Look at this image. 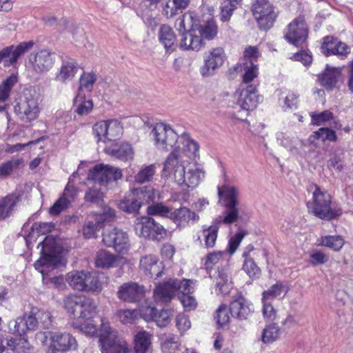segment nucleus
I'll return each instance as SVG.
<instances>
[{"label":"nucleus","instance_id":"57","mask_svg":"<svg viewBox=\"0 0 353 353\" xmlns=\"http://www.w3.org/2000/svg\"><path fill=\"white\" fill-rule=\"evenodd\" d=\"M137 310H119L117 312V316L123 324H132L137 319Z\"/></svg>","mask_w":353,"mask_h":353},{"label":"nucleus","instance_id":"3","mask_svg":"<svg viewBox=\"0 0 353 353\" xmlns=\"http://www.w3.org/2000/svg\"><path fill=\"white\" fill-rule=\"evenodd\" d=\"M179 156H168L164 163L163 170L172 173L174 170L175 181L179 185H185L189 188H195L205 177L202 165L191 157L185 165H179Z\"/></svg>","mask_w":353,"mask_h":353},{"label":"nucleus","instance_id":"35","mask_svg":"<svg viewBox=\"0 0 353 353\" xmlns=\"http://www.w3.org/2000/svg\"><path fill=\"white\" fill-rule=\"evenodd\" d=\"M344 244L345 240L340 235L321 236L318 239V245L328 248L334 252H339Z\"/></svg>","mask_w":353,"mask_h":353},{"label":"nucleus","instance_id":"8","mask_svg":"<svg viewBox=\"0 0 353 353\" xmlns=\"http://www.w3.org/2000/svg\"><path fill=\"white\" fill-rule=\"evenodd\" d=\"M251 10L260 29L268 30L273 26L276 14L268 0H256Z\"/></svg>","mask_w":353,"mask_h":353},{"label":"nucleus","instance_id":"22","mask_svg":"<svg viewBox=\"0 0 353 353\" xmlns=\"http://www.w3.org/2000/svg\"><path fill=\"white\" fill-rule=\"evenodd\" d=\"M321 49L326 56L337 54L346 57L350 52V48L346 43L330 36L325 37L323 39Z\"/></svg>","mask_w":353,"mask_h":353},{"label":"nucleus","instance_id":"55","mask_svg":"<svg viewBox=\"0 0 353 353\" xmlns=\"http://www.w3.org/2000/svg\"><path fill=\"white\" fill-rule=\"evenodd\" d=\"M155 173L154 165H148L141 169L135 176V181L138 183H143L150 181Z\"/></svg>","mask_w":353,"mask_h":353},{"label":"nucleus","instance_id":"32","mask_svg":"<svg viewBox=\"0 0 353 353\" xmlns=\"http://www.w3.org/2000/svg\"><path fill=\"white\" fill-rule=\"evenodd\" d=\"M159 37L166 50L174 51L177 46L176 36L172 28L168 25L161 26Z\"/></svg>","mask_w":353,"mask_h":353},{"label":"nucleus","instance_id":"64","mask_svg":"<svg viewBox=\"0 0 353 353\" xmlns=\"http://www.w3.org/2000/svg\"><path fill=\"white\" fill-rule=\"evenodd\" d=\"M39 319V326L44 330H48L52 325L53 316L48 310H43L39 308V312L37 314Z\"/></svg>","mask_w":353,"mask_h":353},{"label":"nucleus","instance_id":"36","mask_svg":"<svg viewBox=\"0 0 353 353\" xmlns=\"http://www.w3.org/2000/svg\"><path fill=\"white\" fill-rule=\"evenodd\" d=\"M103 151L107 154H133L134 152L132 144L128 141L110 143L105 146Z\"/></svg>","mask_w":353,"mask_h":353},{"label":"nucleus","instance_id":"26","mask_svg":"<svg viewBox=\"0 0 353 353\" xmlns=\"http://www.w3.org/2000/svg\"><path fill=\"white\" fill-rule=\"evenodd\" d=\"M341 79V68L330 67L328 65H327L324 72L319 76V81L321 84L329 90L335 88Z\"/></svg>","mask_w":353,"mask_h":353},{"label":"nucleus","instance_id":"4","mask_svg":"<svg viewBox=\"0 0 353 353\" xmlns=\"http://www.w3.org/2000/svg\"><path fill=\"white\" fill-rule=\"evenodd\" d=\"M310 190H313L311 200L306 203L310 214L324 221H332L341 216V210L333 207L332 196L327 190L315 183L310 185Z\"/></svg>","mask_w":353,"mask_h":353},{"label":"nucleus","instance_id":"39","mask_svg":"<svg viewBox=\"0 0 353 353\" xmlns=\"http://www.w3.org/2000/svg\"><path fill=\"white\" fill-rule=\"evenodd\" d=\"M73 104L76 106L75 112L79 115H86L93 108L92 101L85 100V95L81 92H77L73 100Z\"/></svg>","mask_w":353,"mask_h":353},{"label":"nucleus","instance_id":"29","mask_svg":"<svg viewBox=\"0 0 353 353\" xmlns=\"http://www.w3.org/2000/svg\"><path fill=\"white\" fill-rule=\"evenodd\" d=\"M103 275L97 272H88L86 279L84 281V285L82 287V292L99 294L103 288V282L101 280Z\"/></svg>","mask_w":353,"mask_h":353},{"label":"nucleus","instance_id":"34","mask_svg":"<svg viewBox=\"0 0 353 353\" xmlns=\"http://www.w3.org/2000/svg\"><path fill=\"white\" fill-rule=\"evenodd\" d=\"M88 271L73 270L67 273L65 281L69 286L74 290L82 292V287L84 285L85 279L88 274Z\"/></svg>","mask_w":353,"mask_h":353},{"label":"nucleus","instance_id":"61","mask_svg":"<svg viewBox=\"0 0 353 353\" xmlns=\"http://www.w3.org/2000/svg\"><path fill=\"white\" fill-rule=\"evenodd\" d=\"M171 209L161 203L149 205L147 212L150 215H159L164 217H169Z\"/></svg>","mask_w":353,"mask_h":353},{"label":"nucleus","instance_id":"24","mask_svg":"<svg viewBox=\"0 0 353 353\" xmlns=\"http://www.w3.org/2000/svg\"><path fill=\"white\" fill-rule=\"evenodd\" d=\"M178 227H185L190 221L198 219L199 216L189 208L181 207L170 211L169 217Z\"/></svg>","mask_w":353,"mask_h":353},{"label":"nucleus","instance_id":"38","mask_svg":"<svg viewBox=\"0 0 353 353\" xmlns=\"http://www.w3.org/2000/svg\"><path fill=\"white\" fill-rule=\"evenodd\" d=\"M219 227L217 225H212L207 228H203L201 232L204 241L205 248L209 250L213 248L218 238Z\"/></svg>","mask_w":353,"mask_h":353},{"label":"nucleus","instance_id":"44","mask_svg":"<svg viewBox=\"0 0 353 353\" xmlns=\"http://www.w3.org/2000/svg\"><path fill=\"white\" fill-rule=\"evenodd\" d=\"M116 261L115 256L105 250H99L96 256L95 265L97 268H109Z\"/></svg>","mask_w":353,"mask_h":353},{"label":"nucleus","instance_id":"54","mask_svg":"<svg viewBox=\"0 0 353 353\" xmlns=\"http://www.w3.org/2000/svg\"><path fill=\"white\" fill-rule=\"evenodd\" d=\"M96 80L97 78L94 74L84 72L79 79V88L78 89V92L82 93L83 89L91 92Z\"/></svg>","mask_w":353,"mask_h":353},{"label":"nucleus","instance_id":"11","mask_svg":"<svg viewBox=\"0 0 353 353\" xmlns=\"http://www.w3.org/2000/svg\"><path fill=\"white\" fill-rule=\"evenodd\" d=\"M57 55L47 50H42L35 54H30L29 62L33 70L37 74L46 73L50 71L57 60Z\"/></svg>","mask_w":353,"mask_h":353},{"label":"nucleus","instance_id":"27","mask_svg":"<svg viewBox=\"0 0 353 353\" xmlns=\"http://www.w3.org/2000/svg\"><path fill=\"white\" fill-rule=\"evenodd\" d=\"M231 316L239 319H245L250 309L245 304V299L241 294H236L229 305Z\"/></svg>","mask_w":353,"mask_h":353},{"label":"nucleus","instance_id":"47","mask_svg":"<svg viewBox=\"0 0 353 353\" xmlns=\"http://www.w3.org/2000/svg\"><path fill=\"white\" fill-rule=\"evenodd\" d=\"M281 329L276 323H272L266 326L262 333V341L265 343H271L279 339Z\"/></svg>","mask_w":353,"mask_h":353},{"label":"nucleus","instance_id":"16","mask_svg":"<svg viewBox=\"0 0 353 353\" xmlns=\"http://www.w3.org/2000/svg\"><path fill=\"white\" fill-rule=\"evenodd\" d=\"M139 268L145 275L155 279L164 274V265L157 256L150 254L142 256L139 261Z\"/></svg>","mask_w":353,"mask_h":353},{"label":"nucleus","instance_id":"43","mask_svg":"<svg viewBox=\"0 0 353 353\" xmlns=\"http://www.w3.org/2000/svg\"><path fill=\"white\" fill-rule=\"evenodd\" d=\"M161 340L162 342L161 346L163 352H174L181 345L179 338L173 334L163 335Z\"/></svg>","mask_w":353,"mask_h":353},{"label":"nucleus","instance_id":"25","mask_svg":"<svg viewBox=\"0 0 353 353\" xmlns=\"http://www.w3.org/2000/svg\"><path fill=\"white\" fill-rule=\"evenodd\" d=\"M60 252L41 253V256L34 263V268L44 274V268H57L61 263Z\"/></svg>","mask_w":353,"mask_h":353},{"label":"nucleus","instance_id":"5","mask_svg":"<svg viewBox=\"0 0 353 353\" xmlns=\"http://www.w3.org/2000/svg\"><path fill=\"white\" fill-rule=\"evenodd\" d=\"M217 34L215 21L208 15L205 19L200 21L198 24L192 26L190 30L185 34L179 46L183 50H199L204 46L203 40L212 39Z\"/></svg>","mask_w":353,"mask_h":353},{"label":"nucleus","instance_id":"58","mask_svg":"<svg viewBox=\"0 0 353 353\" xmlns=\"http://www.w3.org/2000/svg\"><path fill=\"white\" fill-rule=\"evenodd\" d=\"M244 74L243 75V83H248L255 79L258 75V66L254 63H244Z\"/></svg>","mask_w":353,"mask_h":353},{"label":"nucleus","instance_id":"6","mask_svg":"<svg viewBox=\"0 0 353 353\" xmlns=\"http://www.w3.org/2000/svg\"><path fill=\"white\" fill-rule=\"evenodd\" d=\"M218 195L222 199L223 205L227 211L225 215L219 217V223L225 225H230L235 223L239 218L238 191L233 186L223 185L218 187Z\"/></svg>","mask_w":353,"mask_h":353},{"label":"nucleus","instance_id":"33","mask_svg":"<svg viewBox=\"0 0 353 353\" xmlns=\"http://www.w3.org/2000/svg\"><path fill=\"white\" fill-rule=\"evenodd\" d=\"M77 63L74 61H63L56 79L61 83L71 80L77 72Z\"/></svg>","mask_w":353,"mask_h":353},{"label":"nucleus","instance_id":"51","mask_svg":"<svg viewBox=\"0 0 353 353\" xmlns=\"http://www.w3.org/2000/svg\"><path fill=\"white\" fill-rule=\"evenodd\" d=\"M229 312L227 305L224 303L220 305L216 310L214 319L219 328H223L229 325L230 320Z\"/></svg>","mask_w":353,"mask_h":353},{"label":"nucleus","instance_id":"13","mask_svg":"<svg viewBox=\"0 0 353 353\" xmlns=\"http://www.w3.org/2000/svg\"><path fill=\"white\" fill-rule=\"evenodd\" d=\"M145 289L142 285L136 282L123 283L117 291V297L125 303H138L145 296Z\"/></svg>","mask_w":353,"mask_h":353},{"label":"nucleus","instance_id":"63","mask_svg":"<svg viewBox=\"0 0 353 353\" xmlns=\"http://www.w3.org/2000/svg\"><path fill=\"white\" fill-rule=\"evenodd\" d=\"M172 312L170 310H161L157 311L155 321L159 327L167 326L171 321Z\"/></svg>","mask_w":353,"mask_h":353},{"label":"nucleus","instance_id":"42","mask_svg":"<svg viewBox=\"0 0 353 353\" xmlns=\"http://www.w3.org/2000/svg\"><path fill=\"white\" fill-rule=\"evenodd\" d=\"M227 252L225 251H213L209 252L204 259L205 269L210 273L214 267L224 259Z\"/></svg>","mask_w":353,"mask_h":353},{"label":"nucleus","instance_id":"60","mask_svg":"<svg viewBox=\"0 0 353 353\" xmlns=\"http://www.w3.org/2000/svg\"><path fill=\"white\" fill-rule=\"evenodd\" d=\"M328 256L323 252L318 250H314L310 254L308 263L312 266L315 267L319 265L325 264L328 261Z\"/></svg>","mask_w":353,"mask_h":353},{"label":"nucleus","instance_id":"15","mask_svg":"<svg viewBox=\"0 0 353 353\" xmlns=\"http://www.w3.org/2000/svg\"><path fill=\"white\" fill-rule=\"evenodd\" d=\"M93 176L100 185L108 186L110 183L121 179L123 174L119 168L98 164L93 168Z\"/></svg>","mask_w":353,"mask_h":353},{"label":"nucleus","instance_id":"14","mask_svg":"<svg viewBox=\"0 0 353 353\" xmlns=\"http://www.w3.org/2000/svg\"><path fill=\"white\" fill-rule=\"evenodd\" d=\"M34 43L32 41L21 42L18 46H10L3 48L0 51L1 61L5 62V65H13L17 63L18 59L29 51Z\"/></svg>","mask_w":353,"mask_h":353},{"label":"nucleus","instance_id":"17","mask_svg":"<svg viewBox=\"0 0 353 353\" xmlns=\"http://www.w3.org/2000/svg\"><path fill=\"white\" fill-rule=\"evenodd\" d=\"M224 61V51L221 48L212 49L205 57L204 65L201 67L200 72L203 77H209L214 74Z\"/></svg>","mask_w":353,"mask_h":353},{"label":"nucleus","instance_id":"23","mask_svg":"<svg viewBox=\"0 0 353 353\" xmlns=\"http://www.w3.org/2000/svg\"><path fill=\"white\" fill-rule=\"evenodd\" d=\"M255 248L253 245H248L243 250L242 256L244 259L243 264V270L252 279H257L260 277L261 271L253 259L252 253Z\"/></svg>","mask_w":353,"mask_h":353},{"label":"nucleus","instance_id":"2","mask_svg":"<svg viewBox=\"0 0 353 353\" xmlns=\"http://www.w3.org/2000/svg\"><path fill=\"white\" fill-rule=\"evenodd\" d=\"M155 146L162 152L170 154H196L200 145L189 133L179 135L170 125L160 123L151 131Z\"/></svg>","mask_w":353,"mask_h":353},{"label":"nucleus","instance_id":"12","mask_svg":"<svg viewBox=\"0 0 353 353\" xmlns=\"http://www.w3.org/2000/svg\"><path fill=\"white\" fill-rule=\"evenodd\" d=\"M307 37V28L303 18L298 17L288 25L285 38L289 43L299 46L306 41Z\"/></svg>","mask_w":353,"mask_h":353},{"label":"nucleus","instance_id":"45","mask_svg":"<svg viewBox=\"0 0 353 353\" xmlns=\"http://www.w3.org/2000/svg\"><path fill=\"white\" fill-rule=\"evenodd\" d=\"M106 141H111L119 137L123 133V126L117 119H108Z\"/></svg>","mask_w":353,"mask_h":353},{"label":"nucleus","instance_id":"30","mask_svg":"<svg viewBox=\"0 0 353 353\" xmlns=\"http://www.w3.org/2000/svg\"><path fill=\"white\" fill-rule=\"evenodd\" d=\"M39 308L36 306L30 305V311L26 312L23 319H18L17 322L21 323V328L24 327L25 334L28 330H35L39 326V319L37 314Z\"/></svg>","mask_w":353,"mask_h":353},{"label":"nucleus","instance_id":"46","mask_svg":"<svg viewBox=\"0 0 353 353\" xmlns=\"http://www.w3.org/2000/svg\"><path fill=\"white\" fill-rule=\"evenodd\" d=\"M192 25V17L188 14H184L176 20L175 27L181 34V40L190 30Z\"/></svg>","mask_w":353,"mask_h":353},{"label":"nucleus","instance_id":"49","mask_svg":"<svg viewBox=\"0 0 353 353\" xmlns=\"http://www.w3.org/2000/svg\"><path fill=\"white\" fill-rule=\"evenodd\" d=\"M107 120H101L95 123L92 126V134L97 138L98 143H106V135H107Z\"/></svg>","mask_w":353,"mask_h":353},{"label":"nucleus","instance_id":"41","mask_svg":"<svg viewBox=\"0 0 353 353\" xmlns=\"http://www.w3.org/2000/svg\"><path fill=\"white\" fill-rule=\"evenodd\" d=\"M18 82V77L12 74L0 84V101L4 102L8 99L12 88Z\"/></svg>","mask_w":353,"mask_h":353},{"label":"nucleus","instance_id":"37","mask_svg":"<svg viewBox=\"0 0 353 353\" xmlns=\"http://www.w3.org/2000/svg\"><path fill=\"white\" fill-rule=\"evenodd\" d=\"M214 282L216 285V292L217 294H227L231 288V282L229 281L227 272L221 269L218 270L217 274L214 276Z\"/></svg>","mask_w":353,"mask_h":353},{"label":"nucleus","instance_id":"28","mask_svg":"<svg viewBox=\"0 0 353 353\" xmlns=\"http://www.w3.org/2000/svg\"><path fill=\"white\" fill-rule=\"evenodd\" d=\"M19 201V195L12 192L0 199V221L12 215L14 208Z\"/></svg>","mask_w":353,"mask_h":353},{"label":"nucleus","instance_id":"18","mask_svg":"<svg viewBox=\"0 0 353 353\" xmlns=\"http://www.w3.org/2000/svg\"><path fill=\"white\" fill-rule=\"evenodd\" d=\"M21 323L17 322L14 325V332L18 337L8 339L7 345L14 353H30L32 346L25 334L24 327L21 328Z\"/></svg>","mask_w":353,"mask_h":353},{"label":"nucleus","instance_id":"7","mask_svg":"<svg viewBox=\"0 0 353 353\" xmlns=\"http://www.w3.org/2000/svg\"><path fill=\"white\" fill-rule=\"evenodd\" d=\"M136 233L145 239L156 241H162L171 237V232L154 219L148 216H143L135 224Z\"/></svg>","mask_w":353,"mask_h":353},{"label":"nucleus","instance_id":"40","mask_svg":"<svg viewBox=\"0 0 353 353\" xmlns=\"http://www.w3.org/2000/svg\"><path fill=\"white\" fill-rule=\"evenodd\" d=\"M135 192L142 205L154 203L158 196V191L152 186H143L136 189Z\"/></svg>","mask_w":353,"mask_h":353},{"label":"nucleus","instance_id":"9","mask_svg":"<svg viewBox=\"0 0 353 353\" xmlns=\"http://www.w3.org/2000/svg\"><path fill=\"white\" fill-rule=\"evenodd\" d=\"M15 114L26 123H30L39 117L40 108L37 97L30 93L25 94L14 107Z\"/></svg>","mask_w":353,"mask_h":353},{"label":"nucleus","instance_id":"21","mask_svg":"<svg viewBox=\"0 0 353 353\" xmlns=\"http://www.w3.org/2000/svg\"><path fill=\"white\" fill-rule=\"evenodd\" d=\"M77 341L69 333H59L54 334L51 338L50 345V352L54 351L59 353L70 351L75 349Z\"/></svg>","mask_w":353,"mask_h":353},{"label":"nucleus","instance_id":"56","mask_svg":"<svg viewBox=\"0 0 353 353\" xmlns=\"http://www.w3.org/2000/svg\"><path fill=\"white\" fill-rule=\"evenodd\" d=\"M55 225L52 222H37L32 224L31 230L37 236L46 235L54 229Z\"/></svg>","mask_w":353,"mask_h":353},{"label":"nucleus","instance_id":"59","mask_svg":"<svg viewBox=\"0 0 353 353\" xmlns=\"http://www.w3.org/2000/svg\"><path fill=\"white\" fill-rule=\"evenodd\" d=\"M284 286L281 282H276L268 290H265L262 294V301L271 300L280 296L283 290Z\"/></svg>","mask_w":353,"mask_h":353},{"label":"nucleus","instance_id":"19","mask_svg":"<svg viewBox=\"0 0 353 353\" xmlns=\"http://www.w3.org/2000/svg\"><path fill=\"white\" fill-rule=\"evenodd\" d=\"M260 98L257 94L256 86L252 84L248 85L241 90L238 104L242 110L251 111L256 108Z\"/></svg>","mask_w":353,"mask_h":353},{"label":"nucleus","instance_id":"10","mask_svg":"<svg viewBox=\"0 0 353 353\" xmlns=\"http://www.w3.org/2000/svg\"><path fill=\"white\" fill-rule=\"evenodd\" d=\"M102 241L105 245L113 248L119 253H125L130 248L127 233L118 228L105 231Z\"/></svg>","mask_w":353,"mask_h":353},{"label":"nucleus","instance_id":"53","mask_svg":"<svg viewBox=\"0 0 353 353\" xmlns=\"http://www.w3.org/2000/svg\"><path fill=\"white\" fill-rule=\"evenodd\" d=\"M105 194L101 190L96 188H90L86 191L84 199L86 202L101 205L103 202Z\"/></svg>","mask_w":353,"mask_h":353},{"label":"nucleus","instance_id":"31","mask_svg":"<svg viewBox=\"0 0 353 353\" xmlns=\"http://www.w3.org/2000/svg\"><path fill=\"white\" fill-rule=\"evenodd\" d=\"M152 335L145 330L138 332L134 337L135 353H146L152 344Z\"/></svg>","mask_w":353,"mask_h":353},{"label":"nucleus","instance_id":"52","mask_svg":"<svg viewBox=\"0 0 353 353\" xmlns=\"http://www.w3.org/2000/svg\"><path fill=\"white\" fill-rule=\"evenodd\" d=\"M41 245V253L59 252L57 238L52 235H47L43 241L38 244Z\"/></svg>","mask_w":353,"mask_h":353},{"label":"nucleus","instance_id":"50","mask_svg":"<svg viewBox=\"0 0 353 353\" xmlns=\"http://www.w3.org/2000/svg\"><path fill=\"white\" fill-rule=\"evenodd\" d=\"M173 283H174V292L177 293V296H185L190 294H192L191 284L192 283V280L183 279L179 280L177 279H172Z\"/></svg>","mask_w":353,"mask_h":353},{"label":"nucleus","instance_id":"20","mask_svg":"<svg viewBox=\"0 0 353 353\" xmlns=\"http://www.w3.org/2000/svg\"><path fill=\"white\" fill-rule=\"evenodd\" d=\"M174 283L172 278L159 283L153 292V298L157 303L168 304L171 302L175 295Z\"/></svg>","mask_w":353,"mask_h":353},{"label":"nucleus","instance_id":"48","mask_svg":"<svg viewBox=\"0 0 353 353\" xmlns=\"http://www.w3.org/2000/svg\"><path fill=\"white\" fill-rule=\"evenodd\" d=\"M142 203L137 199H123L119 201L118 208L128 213L138 214Z\"/></svg>","mask_w":353,"mask_h":353},{"label":"nucleus","instance_id":"1","mask_svg":"<svg viewBox=\"0 0 353 353\" xmlns=\"http://www.w3.org/2000/svg\"><path fill=\"white\" fill-rule=\"evenodd\" d=\"M64 307L72 316V326L87 335L99 337L102 353H128L129 347L125 341L119 338L118 332L112 328L105 317L101 319L98 330L93 319L98 313L94 301L83 295L70 294L63 300Z\"/></svg>","mask_w":353,"mask_h":353},{"label":"nucleus","instance_id":"62","mask_svg":"<svg viewBox=\"0 0 353 353\" xmlns=\"http://www.w3.org/2000/svg\"><path fill=\"white\" fill-rule=\"evenodd\" d=\"M23 163L21 159H12L0 165V176H8Z\"/></svg>","mask_w":353,"mask_h":353}]
</instances>
